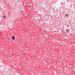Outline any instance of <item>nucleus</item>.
Listing matches in <instances>:
<instances>
[{"mask_svg":"<svg viewBox=\"0 0 75 75\" xmlns=\"http://www.w3.org/2000/svg\"><path fill=\"white\" fill-rule=\"evenodd\" d=\"M6 16H4V18H6Z\"/></svg>","mask_w":75,"mask_h":75,"instance_id":"obj_3","label":"nucleus"},{"mask_svg":"<svg viewBox=\"0 0 75 75\" xmlns=\"http://www.w3.org/2000/svg\"><path fill=\"white\" fill-rule=\"evenodd\" d=\"M23 13H24V11H22Z\"/></svg>","mask_w":75,"mask_h":75,"instance_id":"obj_4","label":"nucleus"},{"mask_svg":"<svg viewBox=\"0 0 75 75\" xmlns=\"http://www.w3.org/2000/svg\"><path fill=\"white\" fill-rule=\"evenodd\" d=\"M66 16H67H67H68V14H66Z\"/></svg>","mask_w":75,"mask_h":75,"instance_id":"obj_2","label":"nucleus"},{"mask_svg":"<svg viewBox=\"0 0 75 75\" xmlns=\"http://www.w3.org/2000/svg\"><path fill=\"white\" fill-rule=\"evenodd\" d=\"M31 7V6H30V7Z\"/></svg>","mask_w":75,"mask_h":75,"instance_id":"obj_5","label":"nucleus"},{"mask_svg":"<svg viewBox=\"0 0 75 75\" xmlns=\"http://www.w3.org/2000/svg\"><path fill=\"white\" fill-rule=\"evenodd\" d=\"M12 38L13 40H15V38H14V36H12Z\"/></svg>","mask_w":75,"mask_h":75,"instance_id":"obj_1","label":"nucleus"}]
</instances>
